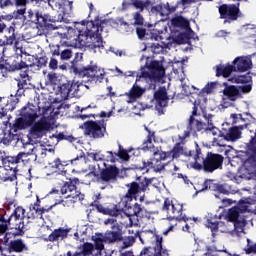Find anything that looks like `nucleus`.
I'll use <instances>...</instances> for the list:
<instances>
[{
  "label": "nucleus",
  "instance_id": "1",
  "mask_svg": "<svg viewBox=\"0 0 256 256\" xmlns=\"http://www.w3.org/2000/svg\"><path fill=\"white\" fill-rule=\"evenodd\" d=\"M199 107H201V100H195L193 103L192 114L188 119L187 129L184 131L182 139H187V137H191L196 133H207V131H211L212 135H218L213 138V146L214 147H225V134L221 132V130L215 127L213 124V115L204 113L203 117L207 123L199 121L195 119L197 117V112L199 111Z\"/></svg>",
  "mask_w": 256,
  "mask_h": 256
},
{
  "label": "nucleus",
  "instance_id": "2",
  "mask_svg": "<svg viewBox=\"0 0 256 256\" xmlns=\"http://www.w3.org/2000/svg\"><path fill=\"white\" fill-rule=\"evenodd\" d=\"M107 25V20H101L96 17L95 20L88 21L85 30H80L76 41L82 47H86L92 53H103L105 51V42L103 41V29Z\"/></svg>",
  "mask_w": 256,
  "mask_h": 256
},
{
  "label": "nucleus",
  "instance_id": "3",
  "mask_svg": "<svg viewBox=\"0 0 256 256\" xmlns=\"http://www.w3.org/2000/svg\"><path fill=\"white\" fill-rule=\"evenodd\" d=\"M25 213V208L18 206L5 220L0 222V235H5L4 245L9 243L11 237H23L25 235Z\"/></svg>",
  "mask_w": 256,
  "mask_h": 256
},
{
  "label": "nucleus",
  "instance_id": "4",
  "mask_svg": "<svg viewBox=\"0 0 256 256\" xmlns=\"http://www.w3.org/2000/svg\"><path fill=\"white\" fill-rule=\"evenodd\" d=\"M233 65H227L225 67V78L228 79L230 83H251L252 78L249 73L245 75L229 77V75L233 73V71H239L240 73H245V71H249V69L253 67V62L251 61V58H249L248 56L236 57L233 61Z\"/></svg>",
  "mask_w": 256,
  "mask_h": 256
},
{
  "label": "nucleus",
  "instance_id": "5",
  "mask_svg": "<svg viewBox=\"0 0 256 256\" xmlns=\"http://www.w3.org/2000/svg\"><path fill=\"white\" fill-rule=\"evenodd\" d=\"M71 71L87 83H103L105 79V70L97 65L94 61L84 67H79L77 60L74 59L71 65Z\"/></svg>",
  "mask_w": 256,
  "mask_h": 256
},
{
  "label": "nucleus",
  "instance_id": "6",
  "mask_svg": "<svg viewBox=\"0 0 256 256\" xmlns=\"http://www.w3.org/2000/svg\"><path fill=\"white\" fill-rule=\"evenodd\" d=\"M155 181V178H147L139 176L136 181L127 183L125 187L127 188L126 194L123 196L124 206L129 207L131 201H137L141 193H146L149 191V186Z\"/></svg>",
  "mask_w": 256,
  "mask_h": 256
},
{
  "label": "nucleus",
  "instance_id": "7",
  "mask_svg": "<svg viewBox=\"0 0 256 256\" xmlns=\"http://www.w3.org/2000/svg\"><path fill=\"white\" fill-rule=\"evenodd\" d=\"M104 225L109 226V229L104 233L105 243H121V241H124L123 225L119 224L117 220L108 218L104 220Z\"/></svg>",
  "mask_w": 256,
  "mask_h": 256
},
{
  "label": "nucleus",
  "instance_id": "8",
  "mask_svg": "<svg viewBox=\"0 0 256 256\" xmlns=\"http://www.w3.org/2000/svg\"><path fill=\"white\" fill-rule=\"evenodd\" d=\"M19 165H21V162H19L18 156H6L2 159V166L4 169V173H2L3 177L2 180L4 181H10L13 183V181H17V173H19Z\"/></svg>",
  "mask_w": 256,
  "mask_h": 256
},
{
  "label": "nucleus",
  "instance_id": "9",
  "mask_svg": "<svg viewBox=\"0 0 256 256\" xmlns=\"http://www.w3.org/2000/svg\"><path fill=\"white\" fill-rule=\"evenodd\" d=\"M107 133V124L104 121L89 120L84 122V135L90 139H103Z\"/></svg>",
  "mask_w": 256,
  "mask_h": 256
},
{
  "label": "nucleus",
  "instance_id": "10",
  "mask_svg": "<svg viewBox=\"0 0 256 256\" xmlns=\"http://www.w3.org/2000/svg\"><path fill=\"white\" fill-rule=\"evenodd\" d=\"M79 178H70L69 181H62L59 183L61 195H66L67 198L72 197V199H78V201H83L85 195L77 191V185H79Z\"/></svg>",
  "mask_w": 256,
  "mask_h": 256
},
{
  "label": "nucleus",
  "instance_id": "11",
  "mask_svg": "<svg viewBox=\"0 0 256 256\" xmlns=\"http://www.w3.org/2000/svg\"><path fill=\"white\" fill-rule=\"evenodd\" d=\"M222 211L217 214L207 213L204 217V225L207 229L211 230L212 236L215 237L216 233L219 231V227H223L224 223L219 221L225 217V206H219Z\"/></svg>",
  "mask_w": 256,
  "mask_h": 256
},
{
  "label": "nucleus",
  "instance_id": "12",
  "mask_svg": "<svg viewBox=\"0 0 256 256\" xmlns=\"http://www.w3.org/2000/svg\"><path fill=\"white\" fill-rule=\"evenodd\" d=\"M223 161H225L223 155L208 152L206 158L203 160L202 169L206 173H213L217 169H223Z\"/></svg>",
  "mask_w": 256,
  "mask_h": 256
},
{
  "label": "nucleus",
  "instance_id": "13",
  "mask_svg": "<svg viewBox=\"0 0 256 256\" xmlns=\"http://www.w3.org/2000/svg\"><path fill=\"white\" fill-rule=\"evenodd\" d=\"M162 211H166L167 216L170 219H176L177 221H185V217L183 216V206L180 203L174 202L169 198H166L164 200Z\"/></svg>",
  "mask_w": 256,
  "mask_h": 256
},
{
  "label": "nucleus",
  "instance_id": "14",
  "mask_svg": "<svg viewBox=\"0 0 256 256\" xmlns=\"http://www.w3.org/2000/svg\"><path fill=\"white\" fill-rule=\"evenodd\" d=\"M94 177H99L102 183H114L117 181V177H119V169L116 165H107L104 162V168L100 170V175L97 172H90Z\"/></svg>",
  "mask_w": 256,
  "mask_h": 256
},
{
  "label": "nucleus",
  "instance_id": "15",
  "mask_svg": "<svg viewBox=\"0 0 256 256\" xmlns=\"http://www.w3.org/2000/svg\"><path fill=\"white\" fill-rule=\"evenodd\" d=\"M156 244L154 247H144L139 256H169L167 249H163V237L156 235Z\"/></svg>",
  "mask_w": 256,
  "mask_h": 256
},
{
  "label": "nucleus",
  "instance_id": "16",
  "mask_svg": "<svg viewBox=\"0 0 256 256\" xmlns=\"http://www.w3.org/2000/svg\"><path fill=\"white\" fill-rule=\"evenodd\" d=\"M51 129V123L47 120H38L30 126L29 136L31 139H43L47 135V131Z\"/></svg>",
  "mask_w": 256,
  "mask_h": 256
},
{
  "label": "nucleus",
  "instance_id": "17",
  "mask_svg": "<svg viewBox=\"0 0 256 256\" xmlns=\"http://www.w3.org/2000/svg\"><path fill=\"white\" fill-rule=\"evenodd\" d=\"M200 191H212L216 199H220L222 203H225V184L215 183L211 179H206Z\"/></svg>",
  "mask_w": 256,
  "mask_h": 256
},
{
  "label": "nucleus",
  "instance_id": "18",
  "mask_svg": "<svg viewBox=\"0 0 256 256\" xmlns=\"http://www.w3.org/2000/svg\"><path fill=\"white\" fill-rule=\"evenodd\" d=\"M155 109L158 115H165V108L169 105V96L167 95V89L160 87L154 92Z\"/></svg>",
  "mask_w": 256,
  "mask_h": 256
},
{
  "label": "nucleus",
  "instance_id": "19",
  "mask_svg": "<svg viewBox=\"0 0 256 256\" xmlns=\"http://www.w3.org/2000/svg\"><path fill=\"white\" fill-rule=\"evenodd\" d=\"M19 116L20 119H23L30 127L39 118V114H37V108L35 105L30 103L21 108Z\"/></svg>",
  "mask_w": 256,
  "mask_h": 256
},
{
  "label": "nucleus",
  "instance_id": "20",
  "mask_svg": "<svg viewBox=\"0 0 256 256\" xmlns=\"http://www.w3.org/2000/svg\"><path fill=\"white\" fill-rule=\"evenodd\" d=\"M23 55H18L10 58L6 63L5 69L10 73H15V71H23V69H29V65L22 60Z\"/></svg>",
  "mask_w": 256,
  "mask_h": 256
},
{
  "label": "nucleus",
  "instance_id": "21",
  "mask_svg": "<svg viewBox=\"0 0 256 256\" xmlns=\"http://www.w3.org/2000/svg\"><path fill=\"white\" fill-rule=\"evenodd\" d=\"M69 233H71V228L59 227L54 229L45 241L50 243H59L61 241H65V239L69 237Z\"/></svg>",
  "mask_w": 256,
  "mask_h": 256
},
{
  "label": "nucleus",
  "instance_id": "22",
  "mask_svg": "<svg viewBox=\"0 0 256 256\" xmlns=\"http://www.w3.org/2000/svg\"><path fill=\"white\" fill-rule=\"evenodd\" d=\"M106 153L107 163H117L119 159H121V161H129V152H127L121 144L118 145V152L107 151Z\"/></svg>",
  "mask_w": 256,
  "mask_h": 256
},
{
  "label": "nucleus",
  "instance_id": "23",
  "mask_svg": "<svg viewBox=\"0 0 256 256\" xmlns=\"http://www.w3.org/2000/svg\"><path fill=\"white\" fill-rule=\"evenodd\" d=\"M92 203V207L98 211V213H102V215H110V217H119V215H123V208H119L117 204H113L112 207L105 208L102 204L97 203V201Z\"/></svg>",
  "mask_w": 256,
  "mask_h": 256
},
{
  "label": "nucleus",
  "instance_id": "24",
  "mask_svg": "<svg viewBox=\"0 0 256 256\" xmlns=\"http://www.w3.org/2000/svg\"><path fill=\"white\" fill-rule=\"evenodd\" d=\"M157 155H159L158 158ZM166 159H161V152H154V158L150 159V161L143 162L142 169H153L156 173H159L165 169V164L162 161Z\"/></svg>",
  "mask_w": 256,
  "mask_h": 256
},
{
  "label": "nucleus",
  "instance_id": "25",
  "mask_svg": "<svg viewBox=\"0 0 256 256\" xmlns=\"http://www.w3.org/2000/svg\"><path fill=\"white\" fill-rule=\"evenodd\" d=\"M149 69L151 78L153 81H161L165 77V68H163V64L157 60H154L147 66Z\"/></svg>",
  "mask_w": 256,
  "mask_h": 256
},
{
  "label": "nucleus",
  "instance_id": "26",
  "mask_svg": "<svg viewBox=\"0 0 256 256\" xmlns=\"http://www.w3.org/2000/svg\"><path fill=\"white\" fill-rule=\"evenodd\" d=\"M178 9H181V8L180 6L177 5V2L174 6L169 5V3L158 4L156 6H152L151 13H156V15H161V17H168V15H171V13H175V11H178Z\"/></svg>",
  "mask_w": 256,
  "mask_h": 256
},
{
  "label": "nucleus",
  "instance_id": "27",
  "mask_svg": "<svg viewBox=\"0 0 256 256\" xmlns=\"http://www.w3.org/2000/svg\"><path fill=\"white\" fill-rule=\"evenodd\" d=\"M27 3L29 0H14V5L17 10L12 13V19L16 21H25V13H27Z\"/></svg>",
  "mask_w": 256,
  "mask_h": 256
},
{
  "label": "nucleus",
  "instance_id": "28",
  "mask_svg": "<svg viewBox=\"0 0 256 256\" xmlns=\"http://www.w3.org/2000/svg\"><path fill=\"white\" fill-rule=\"evenodd\" d=\"M7 251L8 253H27L29 246H27L25 240L18 238L8 243Z\"/></svg>",
  "mask_w": 256,
  "mask_h": 256
},
{
  "label": "nucleus",
  "instance_id": "29",
  "mask_svg": "<svg viewBox=\"0 0 256 256\" xmlns=\"http://www.w3.org/2000/svg\"><path fill=\"white\" fill-rule=\"evenodd\" d=\"M44 3H48L49 7L54 11H60L61 13H68L73 9V2H67L64 0H44ZM67 7L69 10H67Z\"/></svg>",
  "mask_w": 256,
  "mask_h": 256
},
{
  "label": "nucleus",
  "instance_id": "30",
  "mask_svg": "<svg viewBox=\"0 0 256 256\" xmlns=\"http://www.w3.org/2000/svg\"><path fill=\"white\" fill-rule=\"evenodd\" d=\"M184 154V148L181 143H176L171 151L168 152H160V158L161 159H170V161H173L174 159H179L181 155Z\"/></svg>",
  "mask_w": 256,
  "mask_h": 256
},
{
  "label": "nucleus",
  "instance_id": "31",
  "mask_svg": "<svg viewBox=\"0 0 256 256\" xmlns=\"http://www.w3.org/2000/svg\"><path fill=\"white\" fill-rule=\"evenodd\" d=\"M27 217L28 219H43V210L39 198H37L36 202L30 204Z\"/></svg>",
  "mask_w": 256,
  "mask_h": 256
},
{
  "label": "nucleus",
  "instance_id": "32",
  "mask_svg": "<svg viewBox=\"0 0 256 256\" xmlns=\"http://www.w3.org/2000/svg\"><path fill=\"white\" fill-rule=\"evenodd\" d=\"M34 23L35 25H39V27H48V29H50L53 25H49V23H55V20L51 15L43 14V12L36 10V21Z\"/></svg>",
  "mask_w": 256,
  "mask_h": 256
},
{
  "label": "nucleus",
  "instance_id": "33",
  "mask_svg": "<svg viewBox=\"0 0 256 256\" xmlns=\"http://www.w3.org/2000/svg\"><path fill=\"white\" fill-rule=\"evenodd\" d=\"M239 17V3L237 5H226L225 6V19L226 23H231V21H237Z\"/></svg>",
  "mask_w": 256,
  "mask_h": 256
},
{
  "label": "nucleus",
  "instance_id": "34",
  "mask_svg": "<svg viewBox=\"0 0 256 256\" xmlns=\"http://www.w3.org/2000/svg\"><path fill=\"white\" fill-rule=\"evenodd\" d=\"M59 141H68L69 143H75V141H77V138H74L73 135H66L63 132H60L59 134H52L51 136H49V145H57Z\"/></svg>",
  "mask_w": 256,
  "mask_h": 256
},
{
  "label": "nucleus",
  "instance_id": "35",
  "mask_svg": "<svg viewBox=\"0 0 256 256\" xmlns=\"http://www.w3.org/2000/svg\"><path fill=\"white\" fill-rule=\"evenodd\" d=\"M79 89V85L73 81H67L60 86L61 97L67 99L71 93H75Z\"/></svg>",
  "mask_w": 256,
  "mask_h": 256
},
{
  "label": "nucleus",
  "instance_id": "36",
  "mask_svg": "<svg viewBox=\"0 0 256 256\" xmlns=\"http://www.w3.org/2000/svg\"><path fill=\"white\" fill-rule=\"evenodd\" d=\"M5 33L6 40L3 42V45H18L19 40L17 39V33H15V23L6 28Z\"/></svg>",
  "mask_w": 256,
  "mask_h": 256
},
{
  "label": "nucleus",
  "instance_id": "37",
  "mask_svg": "<svg viewBox=\"0 0 256 256\" xmlns=\"http://www.w3.org/2000/svg\"><path fill=\"white\" fill-rule=\"evenodd\" d=\"M18 103H19V98L10 96L5 106L1 107L0 117H7V113H9V111H15V109H17Z\"/></svg>",
  "mask_w": 256,
  "mask_h": 256
},
{
  "label": "nucleus",
  "instance_id": "38",
  "mask_svg": "<svg viewBox=\"0 0 256 256\" xmlns=\"http://www.w3.org/2000/svg\"><path fill=\"white\" fill-rule=\"evenodd\" d=\"M124 207L127 209V211H129V213H131V215H134L135 217H140V219L145 217V207L141 206L139 203H135L133 206H131V202H128V206L124 205Z\"/></svg>",
  "mask_w": 256,
  "mask_h": 256
},
{
  "label": "nucleus",
  "instance_id": "39",
  "mask_svg": "<svg viewBox=\"0 0 256 256\" xmlns=\"http://www.w3.org/2000/svg\"><path fill=\"white\" fill-rule=\"evenodd\" d=\"M172 27L176 29H189V20L181 15H176L171 19Z\"/></svg>",
  "mask_w": 256,
  "mask_h": 256
},
{
  "label": "nucleus",
  "instance_id": "40",
  "mask_svg": "<svg viewBox=\"0 0 256 256\" xmlns=\"http://www.w3.org/2000/svg\"><path fill=\"white\" fill-rule=\"evenodd\" d=\"M10 130L15 134L19 133V131H23L31 127L27 122L24 121L23 118L19 117L14 120L13 123H9Z\"/></svg>",
  "mask_w": 256,
  "mask_h": 256
},
{
  "label": "nucleus",
  "instance_id": "41",
  "mask_svg": "<svg viewBox=\"0 0 256 256\" xmlns=\"http://www.w3.org/2000/svg\"><path fill=\"white\" fill-rule=\"evenodd\" d=\"M145 131H147L148 135L146 139L142 143V150L149 151L153 147V141H155V131H152L147 126H145Z\"/></svg>",
  "mask_w": 256,
  "mask_h": 256
},
{
  "label": "nucleus",
  "instance_id": "42",
  "mask_svg": "<svg viewBox=\"0 0 256 256\" xmlns=\"http://www.w3.org/2000/svg\"><path fill=\"white\" fill-rule=\"evenodd\" d=\"M221 87V84L219 82H208L204 88L199 92L198 98L201 99V97H205L206 95H211L215 89H219Z\"/></svg>",
  "mask_w": 256,
  "mask_h": 256
},
{
  "label": "nucleus",
  "instance_id": "43",
  "mask_svg": "<svg viewBox=\"0 0 256 256\" xmlns=\"http://www.w3.org/2000/svg\"><path fill=\"white\" fill-rule=\"evenodd\" d=\"M17 157L20 165L21 163H23V165H31V163L37 161V155L33 153L19 152Z\"/></svg>",
  "mask_w": 256,
  "mask_h": 256
},
{
  "label": "nucleus",
  "instance_id": "44",
  "mask_svg": "<svg viewBox=\"0 0 256 256\" xmlns=\"http://www.w3.org/2000/svg\"><path fill=\"white\" fill-rule=\"evenodd\" d=\"M17 143L19 141V134H15L13 131L8 130L3 132V137L1 138V143L3 145H11V143Z\"/></svg>",
  "mask_w": 256,
  "mask_h": 256
},
{
  "label": "nucleus",
  "instance_id": "45",
  "mask_svg": "<svg viewBox=\"0 0 256 256\" xmlns=\"http://www.w3.org/2000/svg\"><path fill=\"white\" fill-rule=\"evenodd\" d=\"M194 169H197L198 171H201L203 169V161H205V158L203 157V153L201 152V148L199 147V144H196V150L194 154Z\"/></svg>",
  "mask_w": 256,
  "mask_h": 256
},
{
  "label": "nucleus",
  "instance_id": "46",
  "mask_svg": "<svg viewBox=\"0 0 256 256\" xmlns=\"http://www.w3.org/2000/svg\"><path fill=\"white\" fill-rule=\"evenodd\" d=\"M225 95L230 99V101H237L239 99V87L237 86H227L225 89Z\"/></svg>",
  "mask_w": 256,
  "mask_h": 256
},
{
  "label": "nucleus",
  "instance_id": "47",
  "mask_svg": "<svg viewBox=\"0 0 256 256\" xmlns=\"http://www.w3.org/2000/svg\"><path fill=\"white\" fill-rule=\"evenodd\" d=\"M243 211H247V206L241 208V206L233 207L228 212L229 221H237L239 219V213H243Z\"/></svg>",
  "mask_w": 256,
  "mask_h": 256
},
{
  "label": "nucleus",
  "instance_id": "48",
  "mask_svg": "<svg viewBox=\"0 0 256 256\" xmlns=\"http://www.w3.org/2000/svg\"><path fill=\"white\" fill-rule=\"evenodd\" d=\"M78 249H81L82 256H91L93 251H95V246L91 242H84L81 244Z\"/></svg>",
  "mask_w": 256,
  "mask_h": 256
},
{
  "label": "nucleus",
  "instance_id": "49",
  "mask_svg": "<svg viewBox=\"0 0 256 256\" xmlns=\"http://www.w3.org/2000/svg\"><path fill=\"white\" fill-rule=\"evenodd\" d=\"M237 139H241V131L239 128L234 127L231 128L225 136L226 141H237Z\"/></svg>",
  "mask_w": 256,
  "mask_h": 256
},
{
  "label": "nucleus",
  "instance_id": "50",
  "mask_svg": "<svg viewBox=\"0 0 256 256\" xmlns=\"http://www.w3.org/2000/svg\"><path fill=\"white\" fill-rule=\"evenodd\" d=\"M145 93V89L134 84L129 91V99H139Z\"/></svg>",
  "mask_w": 256,
  "mask_h": 256
},
{
  "label": "nucleus",
  "instance_id": "51",
  "mask_svg": "<svg viewBox=\"0 0 256 256\" xmlns=\"http://www.w3.org/2000/svg\"><path fill=\"white\" fill-rule=\"evenodd\" d=\"M245 225H247V221L245 219H239L234 221V233L238 237L241 236V233L245 231Z\"/></svg>",
  "mask_w": 256,
  "mask_h": 256
},
{
  "label": "nucleus",
  "instance_id": "52",
  "mask_svg": "<svg viewBox=\"0 0 256 256\" xmlns=\"http://www.w3.org/2000/svg\"><path fill=\"white\" fill-rule=\"evenodd\" d=\"M131 3L135 9H139L140 11H144L151 5V1L147 0L146 2H143V0H131Z\"/></svg>",
  "mask_w": 256,
  "mask_h": 256
},
{
  "label": "nucleus",
  "instance_id": "53",
  "mask_svg": "<svg viewBox=\"0 0 256 256\" xmlns=\"http://www.w3.org/2000/svg\"><path fill=\"white\" fill-rule=\"evenodd\" d=\"M93 241L94 251H103V249H105V236H103V238L95 237L93 238Z\"/></svg>",
  "mask_w": 256,
  "mask_h": 256
},
{
  "label": "nucleus",
  "instance_id": "54",
  "mask_svg": "<svg viewBox=\"0 0 256 256\" xmlns=\"http://www.w3.org/2000/svg\"><path fill=\"white\" fill-rule=\"evenodd\" d=\"M120 26L124 27V31L126 33V35H133L135 33V24L131 23H127L125 20H120Z\"/></svg>",
  "mask_w": 256,
  "mask_h": 256
},
{
  "label": "nucleus",
  "instance_id": "55",
  "mask_svg": "<svg viewBox=\"0 0 256 256\" xmlns=\"http://www.w3.org/2000/svg\"><path fill=\"white\" fill-rule=\"evenodd\" d=\"M136 35L140 41L149 39V32H147V29L143 28V26L136 27Z\"/></svg>",
  "mask_w": 256,
  "mask_h": 256
},
{
  "label": "nucleus",
  "instance_id": "56",
  "mask_svg": "<svg viewBox=\"0 0 256 256\" xmlns=\"http://www.w3.org/2000/svg\"><path fill=\"white\" fill-rule=\"evenodd\" d=\"M87 157L92 159V161H107L105 155L101 154V152H87Z\"/></svg>",
  "mask_w": 256,
  "mask_h": 256
},
{
  "label": "nucleus",
  "instance_id": "57",
  "mask_svg": "<svg viewBox=\"0 0 256 256\" xmlns=\"http://www.w3.org/2000/svg\"><path fill=\"white\" fill-rule=\"evenodd\" d=\"M58 82H59V76H57V73L50 72L47 74L46 85H57Z\"/></svg>",
  "mask_w": 256,
  "mask_h": 256
},
{
  "label": "nucleus",
  "instance_id": "58",
  "mask_svg": "<svg viewBox=\"0 0 256 256\" xmlns=\"http://www.w3.org/2000/svg\"><path fill=\"white\" fill-rule=\"evenodd\" d=\"M206 251L207 256H217V253H224L225 247H223V249H219L217 246H208Z\"/></svg>",
  "mask_w": 256,
  "mask_h": 256
},
{
  "label": "nucleus",
  "instance_id": "59",
  "mask_svg": "<svg viewBox=\"0 0 256 256\" xmlns=\"http://www.w3.org/2000/svg\"><path fill=\"white\" fill-rule=\"evenodd\" d=\"M59 57L62 61H69V59L73 57V51H71V49L61 50Z\"/></svg>",
  "mask_w": 256,
  "mask_h": 256
},
{
  "label": "nucleus",
  "instance_id": "60",
  "mask_svg": "<svg viewBox=\"0 0 256 256\" xmlns=\"http://www.w3.org/2000/svg\"><path fill=\"white\" fill-rule=\"evenodd\" d=\"M47 63H49V58L47 56H40L36 59V65L39 69H43V67H47Z\"/></svg>",
  "mask_w": 256,
  "mask_h": 256
},
{
  "label": "nucleus",
  "instance_id": "61",
  "mask_svg": "<svg viewBox=\"0 0 256 256\" xmlns=\"http://www.w3.org/2000/svg\"><path fill=\"white\" fill-rule=\"evenodd\" d=\"M50 47V53L52 55V57H59L61 55V46L58 45V44H52V45H49Z\"/></svg>",
  "mask_w": 256,
  "mask_h": 256
},
{
  "label": "nucleus",
  "instance_id": "62",
  "mask_svg": "<svg viewBox=\"0 0 256 256\" xmlns=\"http://www.w3.org/2000/svg\"><path fill=\"white\" fill-rule=\"evenodd\" d=\"M145 22V19L143 18V16L141 15L140 12H136L134 14V23H132L134 26L138 25L139 27H143V24Z\"/></svg>",
  "mask_w": 256,
  "mask_h": 256
},
{
  "label": "nucleus",
  "instance_id": "63",
  "mask_svg": "<svg viewBox=\"0 0 256 256\" xmlns=\"http://www.w3.org/2000/svg\"><path fill=\"white\" fill-rule=\"evenodd\" d=\"M51 169H54L55 172L61 171L63 169V164L61 163V159L56 158L52 163H50Z\"/></svg>",
  "mask_w": 256,
  "mask_h": 256
},
{
  "label": "nucleus",
  "instance_id": "64",
  "mask_svg": "<svg viewBox=\"0 0 256 256\" xmlns=\"http://www.w3.org/2000/svg\"><path fill=\"white\" fill-rule=\"evenodd\" d=\"M122 241H123V246H124L125 248L131 247V246H133V244L135 243V237H133V236H128V237L124 238V240H122Z\"/></svg>",
  "mask_w": 256,
  "mask_h": 256
}]
</instances>
